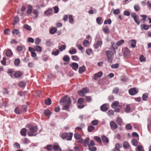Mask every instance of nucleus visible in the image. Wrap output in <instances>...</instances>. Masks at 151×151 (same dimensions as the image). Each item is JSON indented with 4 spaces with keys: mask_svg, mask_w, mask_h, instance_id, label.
I'll return each instance as SVG.
<instances>
[{
    "mask_svg": "<svg viewBox=\"0 0 151 151\" xmlns=\"http://www.w3.org/2000/svg\"><path fill=\"white\" fill-rule=\"evenodd\" d=\"M130 110L131 108L129 105H127L125 109V111L126 113H129L130 112Z\"/></svg>",
    "mask_w": 151,
    "mask_h": 151,
    "instance_id": "obj_31",
    "label": "nucleus"
},
{
    "mask_svg": "<svg viewBox=\"0 0 151 151\" xmlns=\"http://www.w3.org/2000/svg\"><path fill=\"white\" fill-rule=\"evenodd\" d=\"M70 66L74 70H77L78 68V65L76 63H72L70 65Z\"/></svg>",
    "mask_w": 151,
    "mask_h": 151,
    "instance_id": "obj_13",
    "label": "nucleus"
},
{
    "mask_svg": "<svg viewBox=\"0 0 151 151\" xmlns=\"http://www.w3.org/2000/svg\"><path fill=\"white\" fill-rule=\"evenodd\" d=\"M57 30V29L54 27L51 29L50 31V33L51 34H53L55 33Z\"/></svg>",
    "mask_w": 151,
    "mask_h": 151,
    "instance_id": "obj_34",
    "label": "nucleus"
},
{
    "mask_svg": "<svg viewBox=\"0 0 151 151\" xmlns=\"http://www.w3.org/2000/svg\"><path fill=\"white\" fill-rule=\"evenodd\" d=\"M6 55L8 57H10L12 55L13 53L10 49H8L6 50Z\"/></svg>",
    "mask_w": 151,
    "mask_h": 151,
    "instance_id": "obj_17",
    "label": "nucleus"
},
{
    "mask_svg": "<svg viewBox=\"0 0 151 151\" xmlns=\"http://www.w3.org/2000/svg\"><path fill=\"white\" fill-rule=\"evenodd\" d=\"M45 104L47 105H49L51 104V99L48 98L45 101Z\"/></svg>",
    "mask_w": 151,
    "mask_h": 151,
    "instance_id": "obj_30",
    "label": "nucleus"
},
{
    "mask_svg": "<svg viewBox=\"0 0 151 151\" xmlns=\"http://www.w3.org/2000/svg\"><path fill=\"white\" fill-rule=\"evenodd\" d=\"M134 8L136 12H138L140 9V7L138 4H135L134 6Z\"/></svg>",
    "mask_w": 151,
    "mask_h": 151,
    "instance_id": "obj_51",
    "label": "nucleus"
},
{
    "mask_svg": "<svg viewBox=\"0 0 151 151\" xmlns=\"http://www.w3.org/2000/svg\"><path fill=\"white\" fill-rule=\"evenodd\" d=\"M138 91L136 88H132L129 89V94L131 95H134L138 92Z\"/></svg>",
    "mask_w": 151,
    "mask_h": 151,
    "instance_id": "obj_5",
    "label": "nucleus"
},
{
    "mask_svg": "<svg viewBox=\"0 0 151 151\" xmlns=\"http://www.w3.org/2000/svg\"><path fill=\"white\" fill-rule=\"evenodd\" d=\"M95 129V128L91 125L89 126L88 127V130L89 132L93 131Z\"/></svg>",
    "mask_w": 151,
    "mask_h": 151,
    "instance_id": "obj_27",
    "label": "nucleus"
},
{
    "mask_svg": "<svg viewBox=\"0 0 151 151\" xmlns=\"http://www.w3.org/2000/svg\"><path fill=\"white\" fill-rule=\"evenodd\" d=\"M108 109L107 105L106 104H104L101 107V110L103 111H106Z\"/></svg>",
    "mask_w": 151,
    "mask_h": 151,
    "instance_id": "obj_15",
    "label": "nucleus"
},
{
    "mask_svg": "<svg viewBox=\"0 0 151 151\" xmlns=\"http://www.w3.org/2000/svg\"><path fill=\"white\" fill-rule=\"evenodd\" d=\"M132 143L134 146H136L138 144V142L136 139H134L132 140Z\"/></svg>",
    "mask_w": 151,
    "mask_h": 151,
    "instance_id": "obj_47",
    "label": "nucleus"
},
{
    "mask_svg": "<svg viewBox=\"0 0 151 151\" xmlns=\"http://www.w3.org/2000/svg\"><path fill=\"white\" fill-rule=\"evenodd\" d=\"M89 42L87 40H85L83 42V45L85 47H87L89 45Z\"/></svg>",
    "mask_w": 151,
    "mask_h": 151,
    "instance_id": "obj_60",
    "label": "nucleus"
},
{
    "mask_svg": "<svg viewBox=\"0 0 151 151\" xmlns=\"http://www.w3.org/2000/svg\"><path fill=\"white\" fill-rule=\"evenodd\" d=\"M119 65L118 63L113 64L111 65V67L112 68H117L119 67Z\"/></svg>",
    "mask_w": 151,
    "mask_h": 151,
    "instance_id": "obj_55",
    "label": "nucleus"
},
{
    "mask_svg": "<svg viewBox=\"0 0 151 151\" xmlns=\"http://www.w3.org/2000/svg\"><path fill=\"white\" fill-rule=\"evenodd\" d=\"M110 125L111 129H115L117 128V124L113 121H111L110 122Z\"/></svg>",
    "mask_w": 151,
    "mask_h": 151,
    "instance_id": "obj_9",
    "label": "nucleus"
},
{
    "mask_svg": "<svg viewBox=\"0 0 151 151\" xmlns=\"http://www.w3.org/2000/svg\"><path fill=\"white\" fill-rule=\"evenodd\" d=\"M88 149L90 151H95L96 150V148L95 147L91 146H88Z\"/></svg>",
    "mask_w": 151,
    "mask_h": 151,
    "instance_id": "obj_37",
    "label": "nucleus"
},
{
    "mask_svg": "<svg viewBox=\"0 0 151 151\" xmlns=\"http://www.w3.org/2000/svg\"><path fill=\"white\" fill-rule=\"evenodd\" d=\"M84 102V99L83 98H79L78 101L77 103L79 104H82Z\"/></svg>",
    "mask_w": 151,
    "mask_h": 151,
    "instance_id": "obj_48",
    "label": "nucleus"
},
{
    "mask_svg": "<svg viewBox=\"0 0 151 151\" xmlns=\"http://www.w3.org/2000/svg\"><path fill=\"white\" fill-rule=\"evenodd\" d=\"M29 130L27 132V134L29 136H35L37 134L38 128L37 127L31 126L29 127Z\"/></svg>",
    "mask_w": 151,
    "mask_h": 151,
    "instance_id": "obj_2",
    "label": "nucleus"
},
{
    "mask_svg": "<svg viewBox=\"0 0 151 151\" xmlns=\"http://www.w3.org/2000/svg\"><path fill=\"white\" fill-rule=\"evenodd\" d=\"M123 147L125 149L129 148L130 147V145L128 142L127 141H124L123 144Z\"/></svg>",
    "mask_w": 151,
    "mask_h": 151,
    "instance_id": "obj_22",
    "label": "nucleus"
},
{
    "mask_svg": "<svg viewBox=\"0 0 151 151\" xmlns=\"http://www.w3.org/2000/svg\"><path fill=\"white\" fill-rule=\"evenodd\" d=\"M71 101L70 98L68 96L65 95L60 99V103L63 106L62 109L66 110L68 109Z\"/></svg>",
    "mask_w": 151,
    "mask_h": 151,
    "instance_id": "obj_1",
    "label": "nucleus"
},
{
    "mask_svg": "<svg viewBox=\"0 0 151 151\" xmlns=\"http://www.w3.org/2000/svg\"><path fill=\"white\" fill-rule=\"evenodd\" d=\"M131 16L133 18L134 21L137 24L139 25L140 24V22L139 20L137 19V16L135 13H132L131 14Z\"/></svg>",
    "mask_w": 151,
    "mask_h": 151,
    "instance_id": "obj_8",
    "label": "nucleus"
},
{
    "mask_svg": "<svg viewBox=\"0 0 151 151\" xmlns=\"http://www.w3.org/2000/svg\"><path fill=\"white\" fill-rule=\"evenodd\" d=\"M74 137L76 139H78L81 138V136L78 133H76L74 134Z\"/></svg>",
    "mask_w": 151,
    "mask_h": 151,
    "instance_id": "obj_42",
    "label": "nucleus"
},
{
    "mask_svg": "<svg viewBox=\"0 0 151 151\" xmlns=\"http://www.w3.org/2000/svg\"><path fill=\"white\" fill-rule=\"evenodd\" d=\"M136 151H145L143 147L141 145H138L137 147Z\"/></svg>",
    "mask_w": 151,
    "mask_h": 151,
    "instance_id": "obj_32",
    "label": "nucleus"
},
{
    "mask_svg": "<svg viewBox=\"0 0 151 151\" xmlns=\"http://www.w3.org/2000/svg\"><path fill=\"white\" fill-rule=\"evenodd\" d=\"M42 48L40 46H36L34 47V51H36L40 52L42 51Z\"/></svg>",
    "mask_w": 151,
    "mask_h": 151,
    "instance_id": "obj_20",
    "label": "nucleus"
},
{
    "mask_svg": "<svg viewBox=\"0 0 151 151\" xmlns=\"http://www.w3.org/2000/svg\"><path fill=\"white\" fill-rule=\"evenodd\" d=\"M86 70V68L84 66H83L79 68L78 72L80 73H82L84 72Z\"/></svg>",
    "mask_w": 151,
    "mask_h": 151,
    "instance_id": "obj_25",
    "label": "nucleus"
},
{
    "mask_svg": "<svg viewBox=\"0 0 151 151\" xmlns=\"http://www.w3.org/2000/svg\"><path fill=\"white\" fill-rule=\"evenodd\" d=\"M52 43L50 40H46V45L48 47H50L52 45Z\"/></svg>",
    "mask_w": 151,
    "mask_h": 151,
    "instance_id": "obj_36",
    "label": "nucleus"
},
{
    "mask_svg": "<svg viewBox=\"0 0 151 151\" xmlns=\"http://www.w3.org/2000/svg\"><path fill=\"white\" fill-rule=\"evenodd\" d=\"M73 136V134L71 132H69L68 133L63 132L62 134L61 137L63 139H65L68 141H70L72 140Z\"/></svg>",
    "mask_w": 151,
    "mask_h": 151,
    "instance_id": "obj_3",
    "label": "nucleus"
},
{
    "mask_svg": "<svg viewBox=\"0 0 151 151\" xmlns=\"http://www.w3.org/2000/svg\"><path fill=\"white\" fill-rule=\"evenodd\" d=\"M44 113L46 116H48L51 114L50 111L48 110L45 111Z\"/></svg>",
    "mask_w": 151,
    "mask_h": 151,
    "instance_id": "obj_56",
    "label": "nucleus"
},
{
    "mask_svg": "<svg viewBox=\"0 0 151 151\" xmlns=\"http://www.w3.org/2000/svg\"><path fill=\"white\" fill-rule=\"evenodd\" d=\"M96 21L97 23L99 24H101L103 22V20L102 19L101 17H97L96 19Z\"/></svg>",
    "mask_w": 151,
    "mask_h": 151,
    "instance_id": "obj_26",
    "label": "nucleus"
},
{
    "mask_svg": "<svg viewBox=\"0 0 151 151\" xmlns=\"http://www.w3.org/2000/svg\"><path fill=\"white\" fill-rule=\"evenodd\" d=\"M112 45L111 47L113 48V50H114V53H116V51L115 50L117 48V45H116V44L114 42H111Z\"/></svg>",
    "mask_w": 151,
    "mask_h": 151,
    "instance_id": "obj_28",
    "label": "nucleus"
},
{
    "mask_svg": "<svg viewBox=\"0 0 151 151\" xmlns=\"http://www.w3.org/2000/svg\"><path fill=\"white\" fill-rule=\"evenodd\" d=\"M98 120L96 119H95L91 121V124L93 125L96 126L98 124Z\"/></svg>",
    "mask_w": 151,
    "mask_h": 151,
    "instance_id": "obj_43",
    "label": "nucleus"
},
{
    "mask_svg": "<svg viewBox=\"0 0 151 151\" xmlns=\"http://www.w3.org/2000/svg\"><path fill=\"white\" fill-rule=\"evenodd\" d=\"M115 54L114 52L112 53L111 51L107 50L106 51V55L108 62H111L113 58V54Z\"/></svg>",
    "mask_w": 151,
    "mask_h": 151,
    "instance_id": "obj_4",
    "label": "nucleus"
},
{
    "mask_svg": "<svg viewBox=\"0 0 151 151\" xmlns=\"http://www.w3.org/2000/svg\"><path fill=\"white\" fill-rule=\"evenodd\" d=\"M86 100L87 102H89L91 101V98L90 96H86L85 97Z\"/></svg>",
    "mask_w": 151,
    "mask_h": 151,
    "instance_id": "obj_61",
    "label": "nucleus"
},
{
    "mask_svg": "<svg viewBox=\"0 0 151 151\" xmlns=\"http://www.w3.org/2000/svg\"><path fill=\"white\" fill-rule=\"evenodd\" d=\"M103 44V42L101 40H98L96 41V43L93 45V47L95 49H97L99 47L101 46Z\"/></svg>",
    "mask_w": 151,
    "mask_h": 151,
    "instance_id": "obj_6",
    "label": "nucleus"
},
{
    "mask_svg": "<svg viewBox=\"0 0 151 151\" xmlns=\"http://www.w3.org/2000/svg\"><path fill=\"white\" fill-rule=\"evenodd\" d=\"M102 140L103 142L108 143L109 142V139L105 135H103L101 137Z\"/></svg>",
    "mask_w": 151,
    "mask_h": 151,
    "instance_id": "obj_18",
    "label": "nucleus"
},
{
    "mask_svg": "<svg viewBox=\"0 0 151 151\" xmlns=\"http://www.w3.org/2000/svg\"><path fill=\"white\" fill-rule=\"evenodd\" d=\"M41 41V39L39 38H37L35 40V43L36 44H39Z\"/></svg>",
    "mask_w": 151,
    "mask_h": 151,
    "instance_id": "obj_64",
    "label": "nucleus"
},
{
    "mask_svg": "<svg viewBox=\"0 0 151 151\" xmlns=\"http://www.w3.org/2000/svg\"><path fill=\"white\" fill-rule=\"evenodd\" d=\"M66 48V46L65 45H62L61 46L59 47V50L61 51H63V50H65Z\"/></svg>",
    "mask_w": 151,
    "mask_h": 151,
    "instance_id": "obj_57",
    "label": "nucleus"
},
{
    "mask_svg": "<svg viewBox=\"0 0 151 151\" xmlns=\"http://www.w3.org/2000/svg\"><path fill=\"white\" fill-rule=\"evenodd\" d=\"M116 122L120 126L122 125V120L121 118L118 117L116 118Z\"/></svg>",
    "mask_w": 151,
    "mask_h": 151,
    "instance_id": "obj_29",
    "label": "nucleus"
},
{
    "mask_svg": "<svg viewBox=\"0 0 151 151\" xmlns=\"http://www.w3.org/2000/svg\"><path fill=\"white\" fill-rule=\"evenodd\" d=\"M148 97V95L147 93H145L142 96V98L143 100L146 101Z\"/></svg>",
    "mask_w": 151,
    "mask_h": 151,
    "instance_id": "obj_44",
    "label": "nucleus"
},
{
    "mask_svg": "<svg viewBox=\"0 0 151 151\" xmlns=\"http://www.w3.org/2000/svg\"><path fill=\"white\" fill-rule=\"evenodd\" d=\"M124 42V40H121L117 42L116 45L117 46H119L122 44Z\"/></svg>",
    "mask_w": 151,
    "mask_h": 151,
    "instance_id": "obj_46",
    "label": "nucleus"
},
{
    "mask_svg": "<svg viewBox=\"0 0 151 151\" xmlns=\"http://www.w3.org/2000/svg\"><path fill=\"white\" fill-rule=\"evenodd\" d=\"M78 94L82 96H85V93H84L83 90H80L78 91Z\"/></svg>",
    "mask_w": 151,
    "mask_h": 151,
    "instance_id": "obj_53",
    "label": "nucleus"
},
{
    "mask_svg": "<svg viewBox=\"0 0 151 151\" xmlns=\"http://www.w3.org/2000/svg\"><path fill=\"white\" fill-rule=\"evenodd\" d=\"M19 21V19L18 17L17 16H15L14 17V22L13 23V24L14 25H15Z\"/></svg>",
    "mask_w": 151,
    "mask_h": 151,
    "instance_id": "obj_33",
    "label": "nucleus"
},
{
    "mask_svg": "<svg viewBox=\"0 0 151 151\" xmlns=\"http://www.w3.org/2000/svg\"><path fill=\"white\" fill-rule=\"evenodd\" d=\"M140 16L142 17V18L141 19V20L142 21L143 23H144L146 20V18L147 17V16L145 15H141Z\"/></svg>",
    "mask_w": 151,
    "mask_h": 151,
    "instance_id": "obj_45",
    "label": "nucleus"
},
{
    "mask_svg": "<svg viewBox=\"0 0 151 151\" xmlns=\"http://www.w3.org/2000/svg\"><path fill=\"white\" fill-rule=\"evenodd\" d=\"M32 7L31 6H28L27 7V13L28 14H30L32 11Z\"/></svg>",
    "mask_w": 151,
    "mask_h": 151,
    "instance_id": "obj_24",
    "label": "nucleus"
},
{
    "mask_svg": "<svg viewBox=\"0 0 151 151\" xmlns=\"http://www.w3.org/2000/svg\"><path fill=\"white\" fill-rule=\"evenodd\" d=\"M128 42L130 44L131 47L132 48H134L136 46L137 44V42L136 40L132 39V40H129Z\"/></svg>",
    "mask_w": 151,
    "mask_h": 151,
    "instance_id": "obj_11",
    "label": "nucleus"
},
{
    "mask_svg": "<svg viewBox=\"0 0 151 151\" xmlns=\"http://www.w3.org/2000/svg\"><path fill=\"white\" fill-rule=\"evenodd\" d=\"M18 85L20 87H24L25 86L26 84L24 82L22 81L19 83Z\"/></svg>",
    "mask_w": 151,
    "mask_h": 151,
    "instance_id": "obj_50",
    "label": "nucleus"
},
{
    "mask_svg": "<svg viewBox=\"0 0 151 151\" xmlns=\"http://www.w3.org/2000/svg\"><path fill=\"white\" fill-rule=\"evenodd\" d=\"M141 28L142 30L143 29L147 30L149 29V26L148 25L144 24L141 25Z\"/></svg>",
    "mask_w": 151,
    "mask_h": 151,
    "instance_id": "obj_41",
    "label": "nucleus"
},
{
    "mask_svg": "<svg viewBox=\"0 0 151 151\" xmlns=\"http://www.w3.org/2000/svg\"><path fill=\"white\" fill-rule=\"evenodd\" d=\"M119 103L118 101H114L111 105V107L113 108H115L119 106Z\"/></svg>",
    "mask_w": 151,
    "mask_h": 151,
    "instance_id": "obj_19",
    "label": "nucleus"
},
{
    "mask_svg": "<svg viewBox=\"0 0 151 151\" xmlns=\"http://www.w3.org/2000/svg\"><path fill=\"white\" fill-rule=\"evenodd\" d=\"M90 139L88 137L86 138L84 141L83 143L85 147H87L89 145V141Z\"/></svg>",
    "mask_w": 151,
    "mask_h": 151,
    "instance_id": "obj_23",
    "label": "nucleus"
},
{
    "mask_svg": "<svg viewBox=\"0 0 151 151\" xmlns=\"http://www.w3.org/2000/svg\"><path fill=\"white\" fill-rule=\"evenodd\" d=\"M122 147V146L120 145L119 143H117L115 144L114 148L119 149Z\"/></svg>",
    "mask_w": 151,
    "mask_h": 151,
    "instance_id": "obj_62",
    "label": "nucleus"
},
{
    "mask_svg": "<svg viewBox=\"0 0 151 151\" xmlns=\"http://www.w3.org/2000/svg\"><path fill=\"white\" fill-rule=\"evenodd\" d=\"M22 74V73L20 71H17L13 75H11L12 77L13 78L15 77L16 78H19L21 77Z\"/></svg>",
    "mask_w": 151,
    "mask_h": 151,
    "instance_id": "obj_7",
    "label": "nucleus"
},
{
    "mask_svg": "<svg viewBox=\"0 0 151 151\" xmlns=\"http://www.w3.org/2000/svg\"><path fill=\"white\" fill-rule=\"evenodd\" d=\"M60 51L58 49L53 50L52 53V55H57L59 53Z\"/></svg>",
    "mask_w": 151,
    "mask_h": 151,
    "instance_id": "obj_35",
    "label": "nucleus"
},
{
    "mask_svg": "<svg viewBox=\"0 0 151 151\" xmlns=\"http://www.w3.org/2000/svg\"><path fill=\"white\" fill-rule=\"evenodd\" d=\"M72 59L73 60L77 61L79 60V58L77 56H72Z\"/></svg>",
    "mask_w": 151,
    "mask_h": 151,
    "instance_id": "obj_58",
    "label": "nucleus"
},
{
    "mask_svg": "<svg viewBox=\"0 0 151 151\" xmlns=\"http://www.w3.org/2000/svg\"><path fill=\"white\" fill-rule=\"evenodd\" d=\"M69 22L71 24H73L74 23V20L72 15H69Z\"/></svg>",
    "mask_w": 151,
    "mask_h": 151,
    "instance_id": "obj_39",
    "label": "nucleus"
},
{
    "mask_svg": "<svg viewBox=\"0 0 151 151\" xmlns=\"http://www.w3.org/2000/svg\"><path fill=\"white\" fill-rule=\"evenodd\" d=\"M20 63V60L19 58L16 59L14 60V64L16 66H18Z\"/></svg>",
    "mask_w": 151,
    "mask_h": 151,
    "instance_id": "obj_49",
    "label": "nucleus"
},
{
    "mask_svg": "<svg viewBox=\"0 0 151 151\" xmlns=\"http://www.w3.org/2000/svg\"><path fill=\"white\" fill-rule=\"evenodd\" d=\"M45 13L46 15H50L52 13V10L51 9H49L47 11H45Z\"/></svg>",
    "mask_w": 151,
    "mask_h": 151,
    "instance_id": "obj_40",
    "label": "nucleus"
},
{
    "mask_svg": "<svg viewBox=\"0 0 151 151\" xmlns=\"http://www.w3.org/2000/svg\"><path fill=\"white\" fill-rule=\"evenodd\" d=\"M124 55L127 57H129L130 55V51L127 47H125L124 52Z\"/></svg>",
    "mask_w": 151,
    "mask_h": 151,
    "instance_id": "obj_12",
    "label": "nucleus"
},
{
    "mask_svg": "<svg viewBox=\"0 0 151 151\" xmlns=\"http://www.w3.org/2000/svg\"><path fill=\"white\" fill-rule=\"evenodd\" d=\"M23 27L25 29L28 30L30 31L32 29L31 27L27 24H24Z\"/></svg>",
    "mask_w": 151,
    "mask_h": 151,
    "instance_id": "obj_54",
    "label": "nucleus"
},
{
    "mask_svg": "<svg viewBox=\"0 0 151 151\" xmlns=\"http://www.w3.org/2000/svg\"><path fill=\"white\" fill-rule=\"evenodd\" d=\"M77 52V51L76 49L73 47L71 48L69 51V53L71 55L75 54Z\"/></svg>",
    "mask_w": 151,
    "mask_h": 151,
    "instance_id": "obj_21",
    "label": "nucleus"
},
{
    "mask_svg": "<svg viewBox=\"0 0 151 151\" xmlns=\"http://www.w3.org/2000/svg\"><path fill=\"white\" fill-rule=\"evenodd\" d=\"M23 142L24 144H27L29 143L30 142L28 139L26 138H24L23 139Z\"/></svg>",
    "mask_w": 151,
    "mask_h": 151,
    "instance_id": "obj_63",
    "label": "nucleus"
},
{
    "mask_svg": "<svg viewBox=\"0 0 151 151\" xmlns=\"http://www.w3.org/2000/svg\"><path fill=\"white\" fill-rule=\"evenodd\" d=\"M94 139L98 142H101V138L99 137L98 136H94Z\"/></svg>",
    "mask_w": 151,
    "mask_h": 151,
    "instance_id": "obj_52",
    "label": "nucleus"
},
{
    "mask_svg": "<svg viewBox=\"0 0 151 151\" xmlns=\"http://www.w3.org/2000/svg\"><path fill=\"white\" fill-rule=\"evenodd\" d=\"M102 75V72L101 71H100L98 73L94 74L93 79L96 80L98 78H100L101 77Z\"/></svg>",
    "mask_w": 151,
    "mask_h": 151,
    "instance_id": "obj_14",
    "label": "nucleus"
},
{
    "mask_svg": "<svg viewBox=\"0 0 151 151\" xmlns=\"http://www.w3.org/2000/svg\"><path fill=\"white\" fill-rule=\"evenodd\" d=\"M53 149L55 151H62L58 144L57 143L54 144Z\"/></svg>",
    "mask_w": 151,
    "mask_h": 151,
    "instance_id": "obj_10",
    "label": "nucleus"
},
{
    "mask_svg": "<svg viewBox=\"0 0 151 151\" xmlns=\"http://www.w3.org/2000/svg\"><path fill=\"white\" fill-rule=\"evenodd\" d=\"M70 58L69 56L67 55L64 56L63 58V60L65 62H68L69 61Z\"/></svg>",
    "mask_w": 151,
    "mask_h": 151,
    "instance_id": "obj_38",
    "label": "nucleus"
},
{
    "mask_svg": "<svg viewBox=\"0 0 151 151\" xmlns=\"http://www.w3.org/2000/svg\"><path fill=\"white\" fill-rule=\"evenodd\" d=\"M125 128L127 130H130L132 129V127L131 124H129L125 126Z\"/></svg>",
    "mask_w": 151,
    "mask_h": 151,
    "instance_id": "obj_59",
    "label": "nucleus"
},
{
    "mask_svg": "<svg viewBox=\"0 0 151 151\" xmlns=\"http://www.w3.org/2000/svg\"><path fill=\"white\" fill-rule=\"evenodd\" d=\"M27 131L26 128H22L20 131L21 135L25 137L26 136Z\"/></svg>",
    "mask_w": 151,
    "mask_h": 151,
    "instance_id": "obj_16",
    "label": "nucleus"
}]
</instances>
